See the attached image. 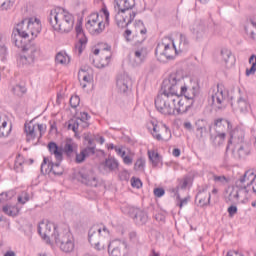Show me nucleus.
<instances>
[{
	"label": "nucleus",
	"mask_w": 256,
	"mask_h": 256,
	"mask_svg": "<svg viewBox=\"0 0 256 256\" xmlns=\"http://www.w3.org/2000/svg\"><path fill=\"white\" fill-rule=\"evenodd\" d=\"M29 34L28 18L23 19L13 29L12 43L15 45V47L22 49V51L25 53L24 55H20L17 59V64L19 67H25V65H33L41 53L39 46L31 43Z\"/></svg>",
	"instance_id": "obj_1"
},
{
	"label": "nucleus",
	"mask_w": 256,
	"mask_h": 256,
	"mask_svg": "<svg viewBox=\"0 0 256 256\" xmlns=\"http://www.w3.org/2000/svg\"><path fill=\"white\" fill-rule=\"evenodd\" d=\"M183 78L177 73L170 74L161 84V89L154 100V105L161 115H175V103H177V91Z\"/></svg>",
	"instance_id": "obj_2"
},
{
	"label": "nucleus",
	"mask_w": 256,
	"mask_h": 256,
	"mask_svg": "<svg viewBox=\"0 0 256 256\" xmlns=\"http://www.w3.org/2000/svg\"><path fill=\"white\" fill-rule=\"evenodd\" d=\"M48 23H50L54 31L69 33L75 25V17L64 8L57 7L50 11Z\"/></svg>",
	"instance_id": "obj_3"
},
{
	"label": "nucleus",
	"mask_w": 256,
	"mask_h": 256,
	"mask_svg": "<svg viewBox=\"0 0 256 256\" xmlns=\"http://www.w3.org/2000/svg\"><path fill=\"white\" fill-rule=\"evenodd\" d=\"M135 0H115L114 9L116 11L115 22L117 27L125 29L135 20L137 13L133 11Z\"/></svg>",
	"instance_id": "obj_4"
},
{
	"label": "nucleus",
	"mask_w": 256,
	"mask_h": 256,
	"mask_svg": "<svg viewBox=\"0 0 256 256\" xmlns=\"http://www.w3.org/2000/svg\"><path fill=\"white\" fill-rule=\"evenodd\" d=\"M110 235L111 232L105 224H95L88 231V241L97 251H101V249H105V244L101 245V243Z\"/></svg>",
	"instance_id": "obj_5"
},
{
	"label": "nucleus",
	"mask_w": 256,
	"mask_h": 256,
	"mask_svg": "<svg viewBox=\"0 0 256 256\" xmlns=\"http://www.w3.org/2000/svg\"><path fill=\"white\" fill-rule=\"evenodd\" d=\"M48 151L50 155H54L56 161H63V153L67 157V159H71L74 153L77 152L75 150V142L73 139L68 138L63 146H58L57 142L51 141L47 145Z\"/></svg>",
	"instance_id": "obj_6"
},
{
	"label": "nucleus",
	"mask_w": 256,
	"mask_h": 256,
	"mask_svg": "<svg viewBox=\"0 0 256 256\" xmlns=\"http://www.w3.org/2000/svg\"><path fill=\"white\" fill-rule=\"evenodd\" d=\"M52 239H54L56 245L60 248V251L63 253H73L75 251V238L71 232H67L66 234L59 236V232L57 231V226L54 224Z\"/></svg>",
	"instance_id": "obj_7"
},
{
	"label": "nucleus",
	"mask_w": 256,
	"mask_h": 256,
	"mask_svg": "<svg viewBox=\"0 0 256 256\" xmlns=\"http://www.w3.org/2000/svg\"><path fill=\"white\" fill-rule=\"evenodd\" d=\"M177 55V46L170 40V43H158L155 48V56L160 63H167V61H173Z\"/></svg>",
	"instance_id": "obj_8"
},
{
	"label": "nucleus",
	"mask_w": 256,
	"mask_h": 256,
	"mask_svg": "<svg viewBox=\"0 0 256 256\" xmlns=\"http://www.w3.org/2000/svg\"><path fill=\"white\" fill-rule=\"evenodd\" d=\"M73 179L78 181V183H82V185H86V187H97L99 185V180H97L95 172L85 167L74 171Z\"/></svg>",
	"instance_id": "obj_9"
},
{
	"label": "nucleus",
	"mask_w": 256,
	"mask_h": 256,
	"mask_svg": "<svg viewBox=\"0 0 256 256\" xmlns=\"http://www.w3.org/2000/svg\"><path fill=\"white\" fill-rule=\"evenodd\" d=\"M85 27L91 35H101L105 31V22L101 12H94L89 17L85 24Z\"/></svg>",
	"instance_id": "obj_10"
},
{
	"label": "nucleus",
	"mask_w": 256,
	"mask_h": 256,
	"mask_svg": "<svg viewBox=\"0 0 256 256\" xmlns=\"http://www.w3.org/2000/svg\"><path fill=\"white\" fill-rule=\"evenodd\" d=\"M256 179V171L255 170H247L238 180L235 182L236 189L239 191H244V193L249 194L250 187L255 183Z\"/></svg>",
	"instance_id": "obj_11"
},
{
	"label": "nucleus",
	"mask_w": 256,
	"mask_h": 256,
	"mask_svg": "<svg viewBox=\"0 0 256 256\" xmlns=\"http://www.w3.org/2000/svg\"><path fill=\"white\" fill-rule=\"evenodd\" d=\"M234 159H247L251 155V144L247 142H240L230 147Z\"/></svg>",
	"instance_id": "obj_12"
},
{
	"label": "nucleus",
	"mask_w": 256,
	"mask_h": 256,
	"mask_svg": "<svg viewBox=\"0 0 256 256\" xmlns=\"http://www.w3.org/2000/svg\"><path fill=\"white\" fill-rule=\"evenodd\" d=\"M229 139L226 146V152L233 147V145H237L239 143H245V130L240 127L232 128L229 131Z\"/></svg>",
	"instance_id": "obj_13"
},
{
	"label": "nucleus",
	"mask_w": 256,
	"mask_h": 256,
	"mask_svg": "<svg viewBox=\"0 0 256 256\" xmlns=\"http://www.w3.org/2000/svg\"><path fill=\"white\" fill-rule=\"evenodd\" d=\"M175 111L177 115H185V113H189L191 107H193L195 101L187 100V98L183 96H179V93L176 92L175 96Z\"/></svg>",
	"instance_id": "obj_14"
},
{
	"label": "nucleus",
	"mask_w": 256,
	"mask_h": 256,
	"mask_svg": "<svg viewBox=\"0 0 256 256\" xmlns=\"http://www.w3.org/2000/svg\"><path fill=\"white\" fill-rule=\"evenodd\" d=\"M116 87L120 93H127V91H131L133 81L131 80L129 74L126 72L119 74L116 78Z\"/></svg>",
	"instance_id": "obj_15"
},
{
	"label": "nucleus",
	"mask_w": 256,
	"mask_h": 256,
	"mask_svg": "<svg viewBox=\"0 0 256 256\" xmlns=\"http://www.w3.org/2000/svg\"><path fill=\"white\" fill-rule=\"evenodd\" d=\"M129 216L133 218L136 225H145L149 221V216L144 210L139 208H130Z\"/></svg>",
	"instance_id": "obj_16"
},
{
	"label": "nucleus",
	"mask_w": 256,
	"mask_h": 256,
	"mask_svg": "<svg viewBox=\"0 0 256 256\" xmlns=\"http://www.w3.org/2000/svg\"><path fill=\"white\" fill-rule=\"evenodd\" d=\"M199 96V84H195L191 88L187 86L180 87V97H184L188 101H195V97Z\"/></svg>",
	"instance_id": "obj_17"
},
{
	"label": "nucleus",
	"mask_w": 256,
	"mask_h": 256,
	"mask_svg": "<svg viewBox=\"0 0 256 256\" xmlns=\"http://www.w3.org/2000/svg\"><path fill=\"white\" fill-rule=\"evenodd\" d=\"M91 119V115L87 112H81L80 117L75 118V119H70L68 121V129L70 131H73L77 135V132L79 131V121L81 123H85V121H89Z\"/></svg>",
	"instance_id": "obj_18"
},
{
	"label": "nucleus",
	"mask_w": 256,
	"mask_h": 256,
	"mask_svg": "<svg viewBox=\"0 0 256 256\" xmlns=\"http://www.w3.org/2000/svg\"><path fill=\"white\" fill-rule=\"evenodd\" d=\"M28 27L29 33L31 35V43H33V39H36L39 33H41V20H39L38 18H28Z\"/></svg>",
	"instance_id": "obj_19"
},
{
	"label": "nucleus",
	"mask_w": 256,
	"mask_h": 256,
	"mask_svg": "<svg viewBox=\"0 0 256 256\" xmlns=\"http://www.w3.org/2000/svg\"><path fill=\"white\" fill-rule=\"evenodd\" d=\"M214 127L216 133H225V131H228V133L233 129V124H231V121L225 119V118H217L214 121Z\"/></svg>",
	"instance_id": "obj_20"
},
{
	"label": "nucleus",
	"mask_w": 256,
	"mask_h": 256,
	"mask_svg": "<svg viewBox=\"0 0 256 256\" xmlns=\"http://www.w3.org/2000/svg\"><path fill=\"white\" fill-rule=\"evenodd\" d=\"M193 35L196 37V41H203L207 37V24L205 21L198 22L192 29Z\"/></svg>",
	"instance_id": "obj_21"
},
{
	"label": "nucleus",
	"mask_w": 256,
	"mask_h": 256,
	"mask_svg": "<svg viewBox=\"0 0 256 256\" xmlns=\"http://www.w3.org/2000/svg\"><path fill=\"white\" fill-rule=\"evenodd\" d=\"M225 101V94L223 90H219V86L217 87V92L211 95V105L214 109L221 110L223 109V103Z\"/></svg>",
	"instance_id": "obj_22"
},
{
	"label": "nucleus",
	"mask_w": 256,
	"mask_h": 256,
	"mask_svg": "<svg viewBox=\"0 0 256 256\" xmlns=\"http://www.w3.org/2000/svg\"><path fill=\"white\" fill-rule=\"evenodd\" d=\"M121 245L127 247V242L121 240H113L108 244V253L110 256H121Z\"/></svg>",
	"instance_id": "obj_23"
},
{
	"label": "nucleus",
	"mask_w": 256,
	"mask_h": 256,
	"mask_svg": "<svg viewBox=\"0 0 256 256\" xmlns=\"http://www.w3.org/2000/svg\"><path fill=\"white\" fill-rule=\"evenodd\" d=\"M76 155L75 163L78 165L81 163H84L85 159L87 157H90V155H95V146H90L82 149L80 153L74 152Z\"/></svg>",
	"instance_id": "obj_24"
},
{
	"label": "nucleus",
	"mask_w": 256,
	"mask_h": 256,
	"mask_svg": "<svg viewBox=\"0 0 256 256\" xmlns=\"http://www.w3.org/2000/svg\"><path fill=\"white\" fill-rule=\"evenodd\" d=\"M207 127H209V123L205 119H199L196 121L195 128L198 139H203V137L207 135Z\"/></svg>",
	"instance_id": "obj_25"
},
{
	"label": "nucleus",
	"mask_w": 256,
	"mask_h": 256,
	"mask_svg": "<svg viewBox=\"0 0 256 256\" xmlns=\"http://www.w3.org/2000/svg\"><path fill=\"white\" fill-rule=\"evenodd\" d=\"M147 40V28L140 29V34H134L131 39L133 47H139Z\"/></svg>",
	"instance_id": "obj_26"
},
{
	"label": "nucleus",
	"mask_w": 256,
	"mask_h": 256,
	"mask_svg": "<svg viewBox=\"0 0 256 256\" xmlns=\"http://www.w3.org/2000/svg\"><path fill=\"white\" fill-rule=\"evenodd\" d=\"M63 160H56V162L49 161L48 162V169L49 173H53V175H57L58 177H61L64 173L63 167H61V163Z\"/></svg>",
	"instance_id": "obj_27"
},
{
	"label": "nucleus",
	"mask_w": 256,
	"mask_h": 256,
	"mask_svg": "<svg viewBox=\"0 0 256 256\" xmlns=\"http://www.w3.org/2000/svg\"><path fill=\"white\" fill-rule=\"evenodd\" d=\"M148 159L151 161L153 167H159L160 164L163 165V157L158 152L149 150Z\"/></svg>",
	"instance_id": "obj_28"
},
{
	"label": "nucleus",
	"mask_w": 256,
	"mask_h": 256,
	"mask_svg": "<svg viewBox=\"0 0 256 256\" xmlns=\"http://www.w3.org/2000/svg\"><path fill=\"white\" fill-rule=\"evenodd\" d=\"M2 211L5 215H8V217H18L21 209L17 206L6 204L2 207Z\"/></svg>",
	"instance_id": "obj_29"
},
{
	"label": "nucleus",
	"mask_w": 256,
	"mask_h": 256,
	"mask_svg": "<svg viewBox=\"0 0 256 256\" xmlns=\"http://www.w3.org/2000/svg\"><path fill=\"white\" fill-rule=\"evenodd\" d=\"M237 106L241 113H247V111H249V107H251L247 96H240L237 99Z\"/></svg>",
	"instance_id": "obj_30"
},
{
	"label": "nucleus",
	"mask_w": 256,
	"mask_h": 256,
	"mask_svg": "<svg viewBox=\"0 0 256 256\" xmlns=\"http://www.w3.org/2000/svg\"><path fill=\"white\" fill-rule=\"evenodd\" d=\"M104 167L109 171H117L119 169V161L113 157L106 158Z\"/></svg>",
	"instance_id": "obj_31"
},
{
	"label": "nucleus",
	"mask_w": 256,
	"mask_h": 256,
	"mask_svg": "<svg viewBox=\"0 0 256 256\" xmlns=\"http://www.w3.org/2000/svg\"><path fill=\"white\" fill-rule=\"evenodd\" d=\"M134 57L137 59L140 63H143L145 59L147 58V47L141 46L134 52Z\"/></svg>",
	"instance_id": "obj_32"
},
{
	"label": "nucleus",
	"mask_w": 256,
	"mask_h": 256,
	"mask_svg": "<svg viewBox=\"0 0 256 256\" xmlns=\"http://www.w3.org/2000/svg\"><path fill=\"white\" fill-rule=\"evenodd\" d=\"M37 231L44 241H49L50 236L53 237V232L51 233V224H46V231L43 233L41 224L38 225Z\"/></svg>",
	"instance_id": "obj_33"
},
{
	"label": "nucleus",
	"mask_w": 256,
	"mask_h": 256,
	"mask_svg": "<svg viewBox=\"0 0 256 256\" xmlns=\"http://www.w3.org/2000/svg\"><path fill=\"white\" fill-rule=\"evenodd\" d=\"M24 132L26 133V137H27V141H29V139L34 140L37 135L35 134V125L34 124H25L24 125Z\"/></svg>",
	"instance_id": "obj_34"
},
{
	"label": "nucleus",
	"mask_w": 256,
	"mask_h": 256,
	"mask_svg": "<svg viewBox=\"0 0 256 256\" xmlns=\"http://www.w3.org/2000/svg\"><path fill=\"white\" fill-rule=\"evenodd\" d=\"M227 137V134L225 132L217 133V135L212 138V142L216 147H221L223 143H225V139Z\"/></svg>",
	"instance_id": "obj_35"
},
{
	"label": "nucleus",
	"mask_w": 256,
	"mask_h": 256,
	"mask_svg": "<svg viewBox=\"0 0 256 256\" xmlns=\"http://www.w3.org/2000/svg\"><path fill=\"white\" fill-rule=\"evenodd\" d=\"M249 63H251V67L249 69H246V77H249L250 75H255L256 71V55L252 54L249 58Z\"/></svg>",
	"instance_id": "obj_36"
},
{
	"label": "nucleus",
	"mask_w": 256,
	"mask_h": 256,
	"mask_svg": "<svg viewBox=\"0 0 256 256\" xmlns=\"http://www.w3.org/2000/svg\"><path fill=\"white\" fill-rule=\"evenodd\" d=\"M78 79L79 81H84V83H91V81H93V76H91V74H89V72L81 69V71L78 72Z\"/></svg>",
	"instance_id": "obj_37"
},
{
	"label": "nucleus",
	"mask_w": 256,
	"mask_h": 256,
	"mask_svg": "<svg viewBox=\"0 0 256 256\" xmlns=\"http://www.w3.org/2000/svg\"><path fill=\"white\" fill-rule=\"evenodd\" d=\"M85 45H87V37L79 38L78 43L75 44V50L78 51L79 55L83 53V49H85Z\"/></svg>",
	"instance_id": "obj_38"
},
{
	"label": "nucleus",
	"mask_w": 256,
	"mask_h": 256,
	"mask_svg": "<svg viewBox=\"0 0 256 256\" xmlns=\"http://www.w3.org/2000/svg\"><path fill=\"white\" fill-rule=\"evenodd\" d=\"M24 162L25 161L23 160L21 155H18V157L16 158V160L14 162V171L16 173H23V163Z\"/></svg>",
	"instance_id": "obj_39"
},
{
	"label": "nucleus",
	"mask_w": 256,
	"mask_h": 256,
	"mask_svg": "<svg viewBox=\"0 0 256 256\" xmlns=\"http://www.w3.org/2000/svg\"><path fill=\"white\" fill-rule=\"evenodd\" d=\"M67 59H69V56H67V54L63 52L57 53L55 57L56 63L60 65H64V63H67Z\"/></svg>",
	"instance_id": "obj_40"
},
{
	"label": "nucleus",
	"mask_w": 256,
	"mask_h": 256,
	"mask_svg": "<svg viewBox=\"0 0 256 256\" xmlns=\"http://www.w3.org/2000/svg\"><path fill=\"white\" fill-rule=\"evenodd\" d=\"M220 55H221L224 63H226V65H227V63H229V59H231V55H232L231 50H229L227 48H222Z\"/></svg>",
	"instance_id": "obj_41"
},
{
	"label": "nucleus",
	"mask_w": 256,
	"mask_h": 256,
	"mask_svg": "<svg viewBox=\"0 0 256 256\" xmlns=\"http://www.w3.org/2000/svg\"><path fill=\"white\" fill-rule=\"evenodd\" d=\"M14 95H25L27 93V87L17 84L12 88Z\"/></svg>",
	"instance_id": "obj_42"
},
{
	"label": "nucleus",
	"mask_w": 256,
	"mask_h": 256,
	"mask_svg": "<svg viewBox=\"0 0 256 256\" xmlns=\"http://www.w3.org/2000/svg\"><path fill=\"white\" fill-rule=\"evenodd\" d=\"M90 59V63H92V65H94V67H97L98 69L99 68H105L107 67V65H109V62L111 61V56H106L105 59H106V64H102L101 66H99L98 64L95 63V57H93V55H90L89 57Z\"/></svg>",
	"instance_id": "obj_43"
},
{
	"label": "nucleus",
	"mask_w": 256,
	"mask_h": 256,
	"mask_svg": "<svg viewBox=\"0 0 256 256\" xmlns=\"http://www.w3.org/2000/svg\"><path fill=\"white\" fill-rule=\"evenodd\" d=\"M76 35L81 39V37H86L85 32L83 31V22L78 21L75 27Z\"/></svg>",
	"instance_id": "obj_44"
},
{
	"label": "nucleus",
	"mask_w": 256,
	"mask_h": 256,
	"mask_svg": "<svg viewBox=\"0 0 256 256\" xmlns=\"http://www.w3.org/2000/svg\"><path fill=\"white\" fill-rule=\"evenodd\" d=\"M191 176H185L182 180H180L179 182V189L185 190L187 189V186L189 185V183H191Z\"/></svg>",
	"instance_id": "obj_45"
},
{
	"label": "nucleus",
	"mask_w": 256,
	"mask_h": 256,
	"mask_svg": "<svg viewBox=\"0 0 256 256\" xmlns=\"http://www.w3.org/2000/svg\"><path fill=\"white\" fill-rule=\"evenodd\" d=\"M69 103L72 109H77V107H79V104L81 103V98H79L78 95L71 96Z\"/></svg>",
	"instance_id": "obj_46"
},
{
	"label": "nucleus",
	"mask_w": 256,
	"mask_h": 256,
	"mask_svg": "<svg viewBox=\"0 0 256 256\" xmlns=\"http://www.w3.org/2000/svg\"><path fill=\"white\" fill-rule=\"evenodd\" d=\"M130 181H131V186L134 189H141L143 187V182L141 181L140 178L133 176Z\"/></svg>",
	"instance_id": "obj_47"
},
{
	"label": "nucleus",
	"mask_w": 256,
	"mask_h": 256,
	"mask_svg": "<svg viewBox=\"0 0 256 256\" xmlns=\"http://www.w3.org/2000/svg\"><path fill=\"white\" fill-rule=\"evenodd\" d=\"M10 7H13L11 0H0V9L2 11H7Z\"/></svg>",
	"instance_id": "obj_48"
},
{
	"label": "nucleus",
	"mask_w": 256,
	"mask_h": 256,
	"mask_svg": "<svg viewBox=\"0 0 256 256\" xmlns=\"http://www.w3.org/2000/svg\"><path fill=\"white\" fill-rule=\"evenodd\" d=\"M239 191H243V190H236L233 189L230 193L228 198L226 199V203H231V201H233V199H239Z\"/></svg>",
	"instance_id": "obj_49"
},
{
	"label": "nucleus",
	"mask_w": 256,
	"mask_h": 256,
	"mask_svg": "<svg viewBox=\"0 0 256 256\" xmlns=\"http://www.w3.org/2000/svg\"><path fill=\"white\" fill-rule=\"evenodd\" d=\"M145 169V160L139 158L134 164L135 171H143Z\"/></svg>",
	"instance_id": "obj_50"
},
{
	"label": "nucleus",
	"mask_w": 256,
	"mask_h": 256,
	"mask_svg": "<svg viewBox=\"0 0 256 256\" xmlns=\"http://www.w3.org/2000/svg\"><path fill=\"white\" fill-rule=\"evenodd\" d=\"M7 55H9V52L7 50V46L1 45L0 46V61H6Z\"/></svg>",
	"instance_id": "obj_51"
},
{
	"label": "nucleus",
	"mask_w": 256,
	"mask_h": 256,
	"mask_svg": "<svg viewBox=\"0 0 256 256\" xmlns=\"http://www.w3.org/2000/svg\"><path fill=\"white\" fill-rule=\"evenodd\" d=\"M180 46H182L184 49L189 47V39H187V35L180 34Z\"/></svg>",
	"instance_id": "obj_52"
},
{
	"label": "nucleus",
	"mask_w": 256,
	"mask_h": 256,
	"mask_svg": "<svg viewBox=\"0 0 256 256\" xmlns=\"http://www.w3.org/2000/svg\"><path fill=\"white\" fill-rule=\"evenodd\" d=\"M100 15L105 17V23L106 25H109V10H107V6L102 7L100 10Z\"/></svg>",
	"instance_id": "obj_53"
},
{
	"label": "nucleus",
	"mask_w": 256,
	"mask_h": 256,
	"mask_svg": "<svg viewBox=\"0 0 256 256\" xmlns=\"http://www.w3.org/2000/svg\"><path fill=\"white\" fill-rule=\"evenodd\" d=\"M198 203L200 207H207V205H211V193L208 194L207 201L205 198H201Z\"/></svg>",
	"instance_id": "obj_54"
},
{
	"label": "nucleus",
	"mask_w": 256,
	"mask_h": 256,
	"mask_svg": "<svg viewBox=\"0 0 256 256\" xmlns=\"http://www.w3.org/2000/svg\"><path fill=\"white\" fill-rule=\"evenodd\" d=\"M239 211V209L237 208V206L235 205H231L230 207H228L227 212L229 217H235V215H237V212Z\"/></svg>",
	"instance_id": "obj_55"
},
{
	"label": "nucleus",
	"mask_w": 256,
	"mask_h": 256,
	"mask_svg": "<svg viewBox=\"0 0 256 256\" xmlns=\"http://www.w3.org/2000/svg\"><path fill=\"white\" fill-rule=\"evenodd\" d=\"M213 179L215 181V183H222V185H225V183H227V177H225L224 175L222 176H218V175H214Z\"/></svg>",
	"instance_id": "obj_56"
},
{
	"label": "nucleus",
	"mask_w": 256,
	"mask_h": 256,
	"mask_svg": "<svg viewBox=\"0 0 256 256\" xmlns=\"http://www.w3.org/2000/svg\"><path fill=\"white\" fill-rule=\"evenodd\" d=\"M154 195L155 197L161 198L163 197V195H165V189L158 187L154 189Z\"/></svg>",
	"instance_id": "obj_57"
},
{
	"label": "nucleus",
	"mask_w": 256,
	"mask_h": 256,
	"mask_svg": "<svg viewBox=\"0 0 256 256\" xmlns=\"http://www.w3.org/2000/svg\"><path fill=\"white\" fill-rule=\"evenodd\" d=\"M30 197L28 193H25L24 196H18V203L25 205L29 201Z\"/></svg>",
	"instance_id": "obj_58"
},
{
	"label": "nucleus",
	"mask_w": 256,
	"mask_h": 256,
	"mask_svg": "<svg viewBox=\"0 0 256 256\" xmlns=\"http://www.w3.org/2000/svg\"><path fill=\"white\" fill-rule=\"evenodd\" d=\"M133 34V32L130 29H126L123 33V37L124 39H126L127 43H131V40L133 38H131V35Z\"/></svg>",
	"instance_id": "obj_59"
},
{
	"label": "nucleus",
	"mask_w": 256,
	"mask_h": 256,
	"mask_svg": "<svg viewBox=\"0 0 256 256\" xmlns=\"http://www.w3.org/2000/svg\"><path fill=\"white\" fill-rule=\"evenodd\" d=\"M168 191L169 193H173L174 197H177V199H181V195H179V186L169 188Z\"/></svg>",
	"instance_id": "obj_60"
},
{
	"label": "nucleus",
	"mask_w": 256,
	"mask_h": 256,
	"mask_svg": "<svg viewBox=\"0 0 256 256\" xmlns=\"http://www.w3.org/2000/svg\"><path fill=\"white\" fill-rule=\"evenodd\" d=\"M38 131L40 133V137H43V135H45V131H47V126L38 124Z\"/></svg>",
	"instance_id": "obj_61"
},
{
	"label": "nucleus",
	"mask_w": 256,
	"mask_h": 256,
	"mask_svg": "<svg viewBox=\"0 0 256 256\" xmlns=\"http://www.w3.org/2000/svg\"><path fill=\"white\" fill-rule=\"evenodd\" d=\"M123 162L125 163V165H132L133 158H131V156H129V155H126L123 157Z\"/></svg>",
	"instance_id": "obj_62"
},
{
	"label": "nucleus",
	"mask_w": 256,
	"mask_h": 256,
	"mask_svg": "<svg viewBox=\"0 0 256 256\" xmlns=\"http://www.w3.org/2000/svg\"><path fill=\"white\" fill-rule=\"evenodd\" d=\"M180 203H179V207L180 209H183V207H185V205H187L189 203V198H184V199H179Z\"/></svg>",
	"instance_id": "obj_63"
},
{
	"label": "nucleus",
	"mask_w": 256,
	"mask_h": 256,
	"mask_svg": "<svg viewBox=\"0 0 256 256\" xmlns=\"http://www.w3.org/2000/svg\"><path fill=\"white\" fill-rule=\"evenodd\" d=\"M134 25L135 27H139V29H146L145 23H143V20H136Z\"/></svg>",
	"instance_id": "obj_64"
}]
</instances>
